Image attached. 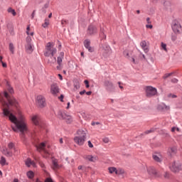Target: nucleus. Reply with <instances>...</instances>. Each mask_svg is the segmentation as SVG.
<instances>
[{
  "mask_svg": "<svg viewBox=\"0 0 182 182\" xmlns=\"http://www.w3.org/2000/svg\"><path fill=\"white\" fill-rule=\"evenodd\" d=\"M4 97L9 103L4 100V97H0V102L3 106L2 110L4 116L9 117L11 123H14L15 125V127H11L14 132H21L22 134H24V133L28 132V125L26 124L25 117L21 114L17 118L14 114L11 113V111H9V105L18 107V102L14 97L9 96V94H8L6 91L4 92Z\"/></svg>",
  "mask_w": 182,
  "mask_h": 182,
  "instance_id": "nucleus-1",
  "label": "nucleus"
},
{
  "mask_svg": "<svg viewBox=\"0 0 182 182\" xmlns=\"http://www.w3.org/2000/svg\"><path fill=\"white\" fill-rule=\"evenodd\" d=\"M77 136L74 137V141L78 146H83L85 141H86V136L87 134V131L83 129H79L77 132Z\"/></svg>",
  "mask_w": 182,
  "mask_h": 182,
  "instance_id": "nucleus-2",
  "label": "nucleus"
},
{
  "mask_svg": "<svg viewBox=\"0 0 182 182\" xmlns=\"http://www.w3.org/2000/svg\"><path fill=\"white\" fill-rule=\"evenodd\" d=\"M58 52L56 48H55V43H48L46 46V52L44 53V56H55Z\"/></svg>",
  "mask_w": 182,
  "mask_h": 182,
  "instance_id": "nucleus-3",
  "label": "nucleus"
},
{
  "mask_svg": "<svg viewBox=\"0 0 182 182\" xmlns=\"http://www.w3.org/2000/svg\"><path fill=\"white\" fill-rule=\"evenodd\" d=\"M145 95L146 97H153L157 95V89L151 86H146L144 87Z\"/></svg>",
  "mask_w": 182,
  "mask_h": 182,
  "instance_id": "nucleus-4",
  "label": "nucleus"
},
{
  "mask_svg": "<svg viewBox=\"0 0 182 182\" xmlns=\"http://www.w3.org/2000/svg\"><path fill=\"white\" fill-rule=\"evenodd\" d=\"M36 147L39 152L43 151V157H45L46 159H48V157H50V154L46 149H45V147H46V144H45V142H41L40 144H36Z\"/></svg>",
  "mask_w": 182,
  "mask_h": 182,
  "instance_id": "nucleus-5",
  "label": "nucleus"
},
{
  "mask_svg": "<svg viewBox=\"0 0 182 182\" xmlns=\"http://www.w3.org/2000/svg\"><path fill=\"white\" fill-rule=\"evenodd\" d=\"M58 117L60 120H65L66 123H72V116L66 114V112L63 111L58 112Z\"/></svg>",
  "mask_w": 182,
  "mask_h": 182,
  "instance_id": "nucleus-6",
  "label": "nucleus"
},
{
  "mask_svg": "<svg viewBox=\"0 0 182 182\" xmlns=\"http://www.w3.org/2000/svg\"><path fill=\"white\" fill-rule=\"evenodd\" d=\"M169 168L173 173H178L181 170V163L179 161H174L170 164Z\"/></svg>",
  "mask_w": 182,
  "mask_h": 182,
  "instance_id": "nucleus-7",
  "label": "nucleus"
},
{
  "mask_svg": "<svg viewBox=\"0 0 182 182\" xmlns=\"http://www.w3.org/2000/svg\"><path fill=\"white\" fill-rule=\"evenodd\" d=\"M172 29L174 33H176V34L181 33L182 32L181 24H180L178 21H173L172 25Z\"/></svg>",
  "mask_w": 182,
  "mask_h": 182,
  "instance_id": "nucleus-8",
  "label": "nucleus"
},
{
  "mask_svg": "<svg viewBox=\"0 0 182 182\" xmlns=\"http://www.w3.org/2000/svg\"><path fill=\"white\" fill-rule=\"evenodd\" d=\"M36 103L40 107H45V106H46V100H45V97L42 95L37 96Z\"/></svg>",
  "mask_w": 182,
  "mask_h": 182,
  "instance_id": "nucleus-9",
  "label": "nucleus"
},
{
  "mask_svg": "<svg viewBox=\"0 0 182 182\" xmlns=\"http://www.w3.org/2000/svg\"><path fill=\"white\" fill-rule=\"evenodd\" d=\"M65 58V53L60 52L59 54V56L57 58V70H60V67L62 66V62L63 61V59Z\"/></svg>",
  "mask_w": 182,
  "mask_h": 182,
  "instance_id": "nucleus-10",
  "label": "nucleus"
},
{
  "mask_svg": "<svg viewBox=\"0 0 182 182\" xmlns=\"http://www.w3.org/2000/svg\"><path fill=\"white\" fill-rule=\"evenodd\" d=\"M95 33H97V28L96 26L90 25L87 30V35H95Z\"/></svg>",
  "mask_w": 182,
  "mask_h": 182,
  "instance_id": "nucleus-11",
  "label": "nucleus"
},
{
  "mask_svg": "<svg viewBox=\"0 0 182 182\" xmlns=\"http://www.w3.org/2000/svg\"><path fill=\"white\" fill-rule=\"evenodd\" d=\"M84 159L92 163H96L99 160V157L96 155H85Z\"/></svg>",
  "mask_w": 182,
  "mask_h": 182,
  "instance_id": "nucleus-12",
  "label": "nucleus"
},
{
  "mask_svg": "<svg viewBox=\"0 0 182 182\" xmlns=\"http://www.w3.org/2000/svg\"><path fill=\"white\" fill-rule=\"evenodd\" d=\"M59 92V87L56 84H52L50 86V93L53 95V96H56L58 92Z\"/></svg>",
  "mask_w": 182,
  "mask_h": 182,
  "instance_id": "nucleus-13",
  "label": "nucleus"
},
{
  "mask_svg": "<svg viewBox=\"0 0 182 182\" xmlns=\"http://www.w3.org/2000/svg\"><path fill=\"white\" fill-rule=\"evenodd\" d=\"M140 46L141 47L145 53H149V42L146 41H142L140 43Z\"/></svg>",
  "mask_w": 182,
  "mask_h": 182,
  "instance_id": "nucleus-14",
  "label": "nucleus"
},
{
  "mask_svg": "<svg viewBox=\"0 0 182 182\" xmlns=\"http://www.w3.org/2000/svg\"><path fill=\"white\" fill-rule=\"evenodd\" d=\"M31 120L33 123L36 124V126H39V123L41 122V117H39V115H33L31 117Z\"/></svg>",
  "mask_w": 182,
  "mask_h": 182,
  "instance_id": "nucleus-15",
  "label": "nucleus"
},
{
  "mask_svg": "<svg viewBox=\"0 0 182 182\" xmlns=\"http://www.w3.org/2000/svg\"><path fill=\"white\" fill-rule=\"evenodd\" d=\"M3 154H4V156H6V157H12L13 156V153L12 151L8 148H4L3 149Z\"/></svg>",
  "mask_w": 182,
  "mask_h": 182,
  "instance_id": "nucleus-16",
  "label": "nucleus"
},
{
  "mask_svg": "<svg viewBox=\"0 0 182 182\" xmlns=\"http://www.w3.org/2000/svg\"><path fill=\"white\" fill-rule=\"evenodd\" d=\"M84 46L90 52H93V48L90 46V40H85L84 41Z\"/></svg>",
  "mask_w": 182,
  "mask_h": 182,
  "instance_id": "nucleus-17",
  "label": "nucleus"
},
{
  "mask_svg": "<svg viewBox=\"0 0 182 182\" xmlns=\"http://www.w3.org/2000/svg\"><path fill=\"white\" fill-rule=\"evenodd\" d=\"M26 165L27 166V167H31V166H32L33 167H36V164L35 163V161H32V159H31L30 158L27 159V160L26 161Z\"/></svg>",
  "mask_w": 182,
  "mask_h": 182,
  "instance_id": "nucleus-18",
  "label": "nucleus"
},
{
  "mask_svg": "<svg viewBox=\"0 0 182 182\" xmlns=\"http://www.w3.org/2000/svg\"><path fill=\"white\" fill-rule=\"evenodd\" d=\"M105 86L107 90H112L113 89V83L110 81H105Z\"/></svg>",
  "mask_w": 182,
  "mask_h": 182,
  "instance_id": "nucleus-19",
  "label": "nucleus"
},
{
  "mask_svg": "<svg viewBox=\"0 0 182 182\" xmlns=\"http://www.w3.org/2000/svg\"><path fill=\"white\" fill-rule=\"evenodd\" d=\"M170 108L165 105L164 104H160L158 105V110L161 112H164V110H168Z\"/></svg>",
  "mask_w": 182,
  "mask_h": 182,
  "instance_id": "nucleus-20",
  "label": "nucleus"
},
{
  "mask_svg": "<svg viewBox=\"0 0 182 182\" xmlns=\"http://www.w3.org/2000/svg\"><path fill=\"white\" fill-rule=\"evenodd\" d=\"M26 49L28 53H32L33 52V46L31 43H27Z\"/></svg>",
  "mask_w": 182,
  "mask_h": 182,
  "instance_id": "nucleus-21",
  "label": "nucleus"
},
{
  "mask_svg": "<svg viewBox=\"0 0 182 182\" xmlns=\"http://www.w3.org/2000/svg\"><path fill=\"white\" fill-rule=\"evenodd\" d=\"M108 171L109 173V174H117V168H116V167H109L108 168Z\"/></svg>",
  "mask_w": 182,
  "mask_h": 182,
  "instance_id": "nucleus-22",
  "label": "nucleus"
},
{
  "mask_svg": "<svg viewBox=\"0 0 182 182\" xmlns=\"http://www.w3.org/2000/svg\"><path fill=\"white\" fill-rule=\"evenodd\" d=\"M153 159L155 161H157V163H161V161H163L161 156L160 155L154 154L153 155Z\"/></svg>",
  "mask_w": 182,
  "mask_h": 182,
  "instance_id": "nucleus-23",
  "label": "nucleus"
},
{
  "mask_svg": "<svg viewBox=\"0 0 182 182\" xmlns=\"http://www.w3.org/2000/svg\"><path fill=\"white\" fill-rule=\"evenodd\" d=\"M147 171L149 174H154V175L157 174V171H156V168H154V167L153 166H150L149 168H148Z\"/></svg>",
  "mask_w": 182,
  "mask_h": 182,
  "instance_id": "nucleus-24",
  "label": "nucleus"
},
{
  "mask_svg": "<svg viewBox=\"0 0 182 182\" xmlns=\"http://www.w3.org/2000/svg\"><path fill=\"white\" fill-rule=\"evenodd\" d=\"M102 52L103 53H109L110 52V47L109 46H105L102 47Z\"/></svg>",
  "mask_w": 182,
  "mask_h": 182,
  "instance_id": "nucleus-25",
  "label": "nucleus"
},
{
  "mask_svg": "<svg viewBox=\"0 0 182 182\" xmlns=\"http://www.w3.org/2000/svg\"><path fill=\"white\" fill-rule=\"evenodd\" d=\"M0 164H1V166H8V163H6V159H5V157H1Z\"/></svg>",
  "mask_w": 182,
  "mask_h": 182,
  "instance_id": "nucleus-26",
  "label": "nucleus"
},
{
  "mask_svg": "<svg viewBox=\"0 0 182 182\" xmlns=\"http://www.w3.org/2000/svg\"><path fill=\"white\" fill-rule=\"evenodd\" d=\"M50 23V20L46 18L44 23L42 24L43 28H48Z\"/></svg>",
  "mask_w": 182,
  "mask_h": 182,
  "instance_id": "nucleus-27",
  "label": "nucleus"
},
{
  "mask_svg": "<svg viewBox=\"0 0 182 182\" xmlns=\"http://www.w3.org/2000/svg\"><path fill=\"white\" fill-rule=\"evenodd\" d=\"M26 34L27 35H30L31 36H33V31H31V27L29 26H27V28H26Z\"/></svg>",
  "mask_w": 182,
  "mask_h": 182,
  "instance_id": "nucleus-28",
  "label": "nucleus"
},
{
  "mask_svg": "<svg viewBox=\"0 0 182 182\" xmlns=\"http://www.w3.org/2000/svg\"><path fill=\"white\" fill-rule=\"evenodd\" d=\"M59 168V165H58V162L55 160L53 161V170H57Z\"/></svg>",
  "mask_w": 182,
  "mask_h": 182,
  "instance_id": "nucleus-29",
  "label": "nucleus"
},
{
  "mask_svg": "<svg viewBox=\"0 0 182 182\" xmlns=\"http://www.w3.org/2000/svg\"><path fill=\"white\" fill-rule=\"evenodd\" d=\"M9 50H10V52H11V53H13V54L14 53L15 47L14 46L13 43L9 44Z\"/></svg>",
  "mask_w": 182,
  "mask_h": 182,
  "instance_id": "nucleus-30",
  "label": "nucleus"
},
{
  "mask_svg": "<svg viewBox=\"0 0 182 182\" xmlns=\"http://www.w3.org/2000/svg\"><path fill=\"white\" fill-rule=\"evenodd\" d=\"M8 12L10 13V14H12V15L14 16H16V12L15 11V10L12 9V8H9L8 9Z\"/></svg>",
  "mask_w": 182,
  "mask_h": 182,
  "instance_id": "nucleus-31",
  "label": "nucleus"
},
{
  "mask_svg": "<svg viewBox=\"0 0 182 182\" xmlns=\"http://www.w3.org/2000/svg\"><path fill=\"white\" fill-rule=\"evenodd\" d=\"M34 176V173L32 171H29L28 172H27V177L28 178H32Z\"/></svg>",
  "mask_w": 182,
  "mask_h": 182,
  "instance_id": "nucleus-32",
  "label": "nucleus"
},
{
  "mask_svg": "<svg viewBox=\"0 0 182 182\" xmlns=\"http://www.w3.org/2000/svg\"><path fill=\"white\" fill-rule=\"evenodd\" d=\"M9 149L12 151V149H14V151H16V149H15L14 145L13 143H9L8 145Z\"/></svg>",
  "mask_w": 182,
  "mask_h": 182,
  "instance_id": "nucleus-33",
  "label": "nucleus"
},
{
  "mask_svg": "<svg viewBox=\"0 0 182 182\" xmlns=\"http://www.w3.org/2000/svg\"><path fill=\"white\" fill-rule=\"evenodd\" d=\"M7 89H8V91L11 93V95L14 93V88H12L8 83H7Z\"/></svg>",
  "mask_w": 182,
  "mask_h": 182,
  "instance_id": "nucleus-34",
  "label": "nucleus"
},
{
  "mask_svg": "<svg viewBox=\"0 0 182 182\" xmlns=\"http://www.w3.org/2000/svg\"><path fill=\"white\" fill-rule=\"evenodd\" d=\"M154 132H156V129L155 128H152V129H151L149 130L146 131L145 132V134H149V133H153Z\"/></svg>",
  "mask_w": 182,
  "mask_h": 182,
  "instance_id": "nucleus-35",
  "label": "nucleus"
},
{
  "mask_svg": "<svg viewBox=\"0 0 182 182\" xmlns=\"http://www.w3.org/2000/svg\"><path fill=\"white\" fill-rule=\"evenodd\" d=\"M117 173H117V176H119V174H124V171L122 168H118Z\"/></svg>",
  "mask_w": 182,
  "mask_h": 182,
  "instance_id": "nucleus-36",
  "label": "nucleus"
},
{
  "mask_svg": "<svg viewBox=\"0 0 182 182\" xmlns=\"http://www.w3.org/2000/svg\"><path fill=\"white\" fill-rule=\"evenodd\" d=\"M37 163H38V164L41 166V167H42V168H45V164L43 163L41 161H38V159H36Z\"/></svg>",
  "mask_w": 182,
  "mask_h": 182,
  "instance_id": "nucleus-37",
  "label": "nucleus"
},
{
  "mask_svg": "<svg viewBox=\"0 0 182 182\" xmlns=\"http://www.w3.org/2000/svg\"><path fill=\"white\" fill-rule=\"evenodd\" d=\"M102 141L105 143V144H107V143H109L110 142V139H109L108 137H105L102 139Z\"/></svg>",
  "mask_w": 182,
  "mask_h": 182,
  "instance_id": "nucleus-38",
  "label": "nucleus"
},
{
  "mask_svg": "<svg viewBox=\"0 0 182 182\" xmlns=\"http://www.w3.org/2000/svg\"><path fill=\"white\" fill-rule=\"evenodd\" d=\"M161 48L162 49H164V50H165L166 52L167 51V46L166 44H164V43H161Z\"/></svg>",
  "mask_w": 182,
  "mask_h": 182,
  "instance_id": "nucleus-39",
  "label": "nucleus"
},
{
  "mask_svg": "<svg viewBox=\"0 0 182 182\" xmlns=\"http://www.w3.org/2000/svg\"><path fill=\"white\" fill-rule=\"evenodd\" d=\"M31 42H32V38H31V36H27L26 38V43H31Z\"/></svg>",
  "mask_w": 182,
  "mask_h": 182,
  "instance_id": "nucleus-40",
  "label": "nucleus"
},
{
  "mask_svg": "<svg viewBox=\"0 0 182 182\" xmlns=\"http://www.w3.org/2000/svg\"><path fill=\"white\" fill-rule=\"evenodd\" d=\"M173 75L172 73H167L164 75V79H167V77H170Z\"/></svg>",
  "mask_w": 182,
  "mask_h": 182,
  "instance_id": "nucleus-41",
  "label": "nucleus"
},
{
  "mask_svg": "<svg viewBox=\"0 0 182 182\" xmlns=\"http://www.w3.org/2000/svg\"><path fill=\"white\" fill-rule=\"evenodd\" d=\"M74 86L75 89H79L80 87V84H79V82H75L74 83Z\"/></svg>",
  "mask_w": 182,
  "mask_h": 182,
  "instance_id": "nucleus-42",
  "label": "nucleus"
},
{
  "mask_svg": "<svg viewBox=\"0 0 182 182\" xmlns=\"http://www.w3.org/2000/svg\"><path fill=\"white\" fill-rule=\"evenodd\" d=\"M146 28L147 29H153V25H151V24H146Z\"/></svg>",
  "mask_w": 182,
  "mask_h": 182,
  "instance_id": "nucleus-43",
  "label": "nucleus"
},
{
  "mask_svg": "<svg viewBox=\"0 0 182 182\" xmlns=\"http://www.w3.org/2000/svg\"><path fill=\"white\" fill-rule=\"evenodd\" d=\"M68 24V21L67 20H62L61 21V25H67Z\"/></svg>",
  "mask_w": 182,
  "mask_h": 182,
  "instance_id": "nucleus-44",
  "label": "nucleus"
},
{
  "mask_svg": "<svg viewBox=\"0 0 182 182\" xmlns=\"http://www.w3.org/2000/svg\"><path fill=\"white\" fill-rule=\"evenodd\" d=\"M50 65H55L56 63V58L54 57V59L52 61H50Z\"/></svg>",
  "mask_w": 182,
  "mask_h": 182,
  "instance_id": "nucleus-45",
  "label": "nucleus"
},
{
  "mask_svg": "<svg viewBox=\"0 0 182 182\" xmlns=\"http://www.w3.org/2000/svg\"><path fill=\"white\" fill-rule=\"evenodd\" d=\"M88 146H89L90 149H93V144H92V141H88Z\"/></svg>",
  "mask_w": 182,
  "mask_h": 182,
  "instance_id": "nucleus-46",
  "label": "nucleus"
},
{
  "mask_svg": "<svg viewBox=\"0 0 182 182\" xmlns=\"http://www.w3.org/2000/svg\"><path fill=\"white\" fill-rule=\"evenodd\" d=\"M168 97H172V99H174V98L177 97V95H173V94H169V95H168Z\"/></svg>",
  "mask_w": 182,
  "mask_h": 182,
  "instance_id": "nucleus-47",
  "label": "nucleus"
},
{
  "mask_svg": "<svg viewBox=\"0 0 182 182\" xmlns=\"http://www.w3.org/2000/svg\"><path fill=\"white\" fill-rule=\"evenodd\" d=\"M45 182H53V180H52L50 178H46Z\"/></svg>",
  "mask_w": 182,
  "mask_h": 182,
  "instance_id": "nucleus-48",
  "label": "nucleus"
},
{
  "mask_svg": "<svg viewBox=\"0 0 182 182\" xmlns=\"http://www.w3.org/2000/svg\"><path fill=\"white\" fill-rule=\"evenodd\" d=\"M84 83L86 85V87H89V81L85 80Z\"/></svg>",
  "mask_w": 182,
  "mask_h": 182,
  "instance_id": "nucleus-49",
  "label": "nucleus"
},
{
  "mask_svg": "<svg viewBox=\"0 0 182 182\" xmlns=\"http://www.w3.org/2000/svg\"><path fill=\"white\" fill-rule=\"evenodd\" d=\"M101 36H102V39H106V35H105V33H101Z\"/></svg>",
  "mask_w": 182,
  "mask_h": 182,
  "instance_id": "nucleus-50",
  "label": "nucleus"
},
{
  "mask_svg": "<svg viewBox=\"0 0 182 182\" xmlns=\"http://www.w3.org/2000/svg\"><path fill=\"white\" fill-rule=\"evenodd\" d=\"M92 126H95V124H100V122H92L91 123Z\"/></svg>",
  "mask_w": 182,
  "mask_h": 182,
  "instance_id": "nucleus-51",
  "label": "nucleus"
},
{
  "mask_svg": "<svg viewBox=\"0 0 182 182\" xmlns=\"http://www.w3.org/2000/svg\"><path fill=\"white\" fill-rule=\"evenodd\" d=\"M63 95H61L60 97H59L60 102H63Z\"/></svg>",
  "mask_w": 182,
  "mask_h": 182,
  "instance_id": "nucleus-52",
  "label": "nucleus"
},
{
  "mask_svg": "<svg viewBox=\"0 0 182 182\" xmlns=\"http://www.w3.org/2000/svg\"><path fill=\"white\" fill-rule=\"evenodd\" d=\"M146 22L147 23H151V21H150V18H146Z\"/></svg>",
  "mask_w": 182,
  "mask_h": 182,
  "instance_id": "nucleus-53",
  "label": "nucleus"
},
{
  "mask_svg": "<svg viewBox=\"0 0 182 182\" xmlns=\"http://www.w3.org/2000/svg\"><path fill=\"white\" fill-rule=\"evenodd\" d=\"M124 55H125L127 58H129V53H127V51L124 52Z\"/></svg>",
  "mask_w": 182,
  "mask_h": 182,
  "instance_id": "nucleus-54",
  "label": "nucleus"
},
{
  "mask_svg": "<svg viewBox=\"0 0 182 182\" xmlns=\"http://www.w3.org/2000/svg\"><path fill=\"white\" fill-rule=\"evenodd\" d=\"M85 93H86V90H82L81 92H80V95H85Z\"/></svg>",
  "mask_w": 182,
  "mask_h": 182,
  "instance_id": "nucleus-55",
  "label": "nucleus"
},
{
  "mask_svg": "<svg viewBox=\"0 0 182 182\" xmlns=\"http://www.w3.org/2000/svg\"><path fill=\"white\" fill-rule=\"evenodd\" d=\"M3 68H6V63L1 62Z\"/></svg>",
  "mask_w": 182,
  "mask_h": 182,
  "instance_id": "nucleus-56",
  "label": "nucleus"
},
{
  "mask_svg": "<svg viewBox=\"0 0 182 182\" xmlns=\"http://www.w3.org/2000/svg\"><path fill=\"white\" fill-rule=\"evenodd\" d=\"M58 77H59L60 80H63V77H62V75L58 74Z\"/></svg>",
  "mask_w": 182,
  "mask_h": 182,
  "instance_id": "nucleus-57",
  "label": "nucleus"
},
{
  "mask_svg": "<svg viewBox=\"0 0 182 182\" xmlns=\"http://www.w3.org/2000/svg\"><path fill=\"white\" fill-rule=\"evenodd\" d=\"M172 82H173L174 83H177V82H178V80L176 78L172 80Z\"/></svg>",
  "mask_w": 182,
  "mask_h": 182,
  "instance_id": "nucleus-58",
  "label": "nucleus"
},
{
  "mask_svg": "<svg viewBox=\"0 0 182 182\" xmlns=\"http://www.w3.org/2000/svg\"><path fill=\"white\" fill-rule=\"evenodd\" d=\"M85 93H86V95H87V96H90V95H92V92L91 91L87 92Z\"/></svg>",
  "mask_w": 182,
  "mask_h": 182,
  "instance_id": "nucleus-59",
  "label": "nucleus"
},
{
  "mask_svg": "<svg viewBox=\"0 0 182 182\" xmlns=\"http://www.w3.org/2000/svg\"><path fill=\"white\" fill-rule=\"evenodd\" d=\"M60 144H63V139L62 138L60 139Z\"/></svg>",
  "mask_w": 182,
  "mask_h": 182,
  "instance_id": "nucleus-60",
  "label": "nucleus"
},
{
  "mask_svg": "<svg viewBox=\"0 0 182 182\" xmlns=\"http://www.w3.org/2000/svg\"><path fill=\"white\" fill-rule=\"evenodd\" d=\"M13 182H19V179L18 178H14Z\"/></svg>",
  "mask_w": 182,
  "mask_h": 182,
  "instance_id": "nucleus-61",
  "label": "nucleus"
},
{
  "mask_svg": "<svg viewBox=\"0 0 182 182\" xmlns=\"http://www.w3.org/2000/svg\"><path fill=\"white\" fill-rule=\"evenodd\" d=\"M171 132H176V127H173V128L171 129Z\"/></svg>",
  "mask_w": 182,
  "mask_h": 182,
  "instance_id": "nucleus-62",
  "label": "nucleus"
},
{
  "mask_svg": "<svg viewBox=\"0 0 182 182\" xmlns=\"http://www.w3.org/2000/svg\"><path fill=\"white\" fill-rule=\"evenodd\" d=\"M48 6H49V5H48V4H46L44 5V7H45V8H48Z\"/></svg>",
  "mask_w": 182,
  "mask_h": 182,
  "instance_id": "nucleus-63",
  "label": "nucleus"
},
{
  "mask_svg": "<svg viewBox=\"0 0 182 182\" xmlns=\"http://www.w3.org/2000/svg\"><path fill=\"white\" fill-rule=\"evenodd\" d=\"M48 18H52V13H50L49 15H48Z\"/></svg>",
  "mask_w": 182,
  "mask_h": 182,
  "instance_id": "nucleus-64",
  "label": "nucleus"
}]
</instances>
